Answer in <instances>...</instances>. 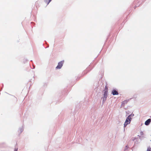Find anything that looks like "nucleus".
Wrapping results in <instances>:
<instances>
[{
	"label": "nucleus",
	"mask_w": 151,
	"mask_h": 151,
	"mask_svg": "<svg viewBox=\"0 0 151 151\" xmlns=\"http://www.w3.org/2000/svg\"><path fill=\"white\" fill-rule=\"evenodd\" d=\"M134 116V114H131L127 118L124 124V127H126L127 125L130 123L131 120L132 119V117Z\"/></svg>",
	"instance_id": "1"
},
{
	"label": "nucleus",
	"mask_w": 151,
	"mask_h": 151,
	"mask_svg": "<svg viewBox=\"0 0 151 151\" xmlns=\"http://www.w3.org/2000/svg\"><path fill=\"white\" fill-rule=\"evenodd\" d=\"M63 61H61L59 62L58 64V65L56 67V69H60L61 68L63 64Z\"/></svg>",
	"instance_id": "2"
},
{
	"label": "nucleus",
	"mask_w": 151,
	"mask_h": 151,
	"mask_svg": "<svg viewBox=\"0 0 151 151\" xmlns=\"http://www.w3.org/2000/svg\"><path fill=\"white\" fill-rule=\"evenodd\" d=\"M107 91H105L104 94V96L103 97V103L106 100L107 97Z\"/></svg>",
	"instance_id": "3"
},
{
	"label": "nucleus",
	"mask_w": 151,
	"mask_h": 151,
	"mask_svg": "<svg viewBox=\"0 0 151 151\" xmlns=\"http://www.w3.org/2000/svg\"><path fill=\"white\" fill-rule=\"evenodd\" d=\"M151 121V119H148L147 121H146L145 122V124L146 125H148L149 124Z\"/></svg>",
	"instance_id": "4"
},
{
	"label": "nucleus",
	"mask_w": 151,
	"mask_h": 151,
	"mask_svg": "<svg viewBox=\"0 0 151 151\" xmlns=\"http://www.w3.org/2000/svg\"><path fill=\"white\" fill-rule=\"evenodd\" d=\"M112 93L113 94V95H117L118 94V92L115 90H113L112 91Z\"/></svg>",
	"instance_id": "5"
},
{
	"label": "nucleus",
	"mask_w": 151,
	"mask_h": 151,
	"mask_svg": "<svg viewBox=\"0 0 151 151\" xmlns=\"http://www.w3.org/2000/svg\"><path fill=\"white\" fill-rule=\"evenodd\" d=\"M128 102V100H126L124 101H123L122 102V105L123 106H124L125 104H126Z\"/></svg>",
	"instance_id": "6"
},
{
	"label": "nucleus",
	"mask_w": 151,
	"mask_h": 151,
	"mask_svg": "<svg viewBox=\"0 0 151 151\" xmlns=\"http://www.w3.org/2000/svg\"><path fill=\"white\" fill-rule=\"evenodd\" d=\"M51 1V0H45V1L47 4L48 5Z\"/></svg>",
	"instance_id": "7"
},
{
	"label": "nucleus",
	"mask_w": 151,
	"mask_h": 151,
	"mask_svg": "<svg viewBox=\"0 0 151 151\" xmlns=\"http://www.w3.org/2000/svg\"><path fill=\"white\" fill-rule=\"evenodd\" d=\"M23 131V129H20L19 130L18 132H20V133H21Z\"/></svg>",
	"instance_id": "8"
},
{
	"label": "nucleus",
	"mask_w": 151,
	"mask_h": 151,
	"mask_svg": "<svg viewBox=\"0 0 151 151\" xmlns=\"http://www.w3.org/2000/svg\"><path fill=\"white\" fill-rule=\"evenodd\" d=\"M147 151H151V148L150 147L148 148Z\"/></svg>",
	"instance_id": "9"
},
{
	"label": "nucleus",
	"mask_w": 151,
	"mask_h": 151,
	"mask_svg": "<svg viewBox=\"0 0 151 151\" xmlns=\"http://www.w3.org/2000/svg\"><path fill=\"white\" fill-rule=\"evenodd\" d=\"M105 89L106 90H107L108 89V88H107V87L106 86H105Z\"/></svg>",
	"instance_id": "10"
},
{
	"label": "nucleus",
	"mask_w": 151,
	"mask_h": 151,
	"mask_svg": "<svg viewBox=\"0 0 151 151\" xmlns=\"http://www.w3.org/2000/svg\"><path fill=\"white\" fill-rule=\"evenodd\" d=\"M17 149L16 150H15V151H17Z\"/></svg>",
	"instance_id": "11"
}]
</instances>
